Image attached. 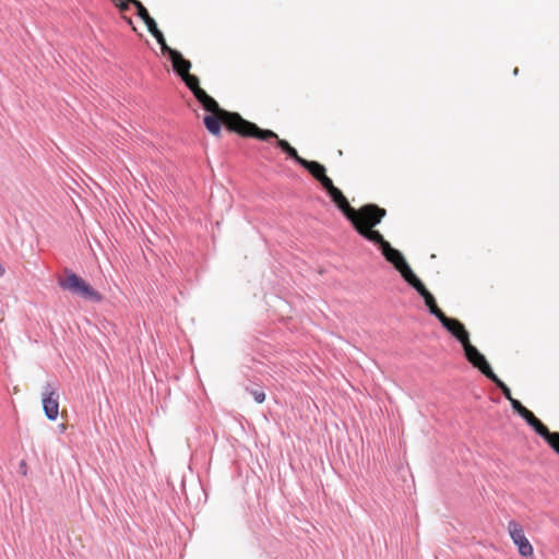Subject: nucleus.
<instances>
[{
	"label": "nucleus",
	"mask_w": 559,
	"mask_h": 559,
	"mask_svg": "<svg viewBox=\"0 0 559 559\" xmlns=\"http://www.w3.org/2000/svg\"><path fill=\"white\" fill-rule=\"evenodd\" d=\"M492 382H495L497 384V386L501 390L502 394L504 395V397L509 401H511L513 397H512V394H511V390L509 389V386L502 382L497 376L496 373L493 372V377L492 376H489L488 377Z\"/></svg>",
	"instance_id": "obj_14"
},
{
	"label": "nucleus",
	"mask_w": 559,
	"mask_h": 559,
	"mask_svg": "<svg viewBox=\"0 0 559 559\" xmlns=\"http://www.w3.org/2000/svg\"><path fill=\"white\" fill-rule=\"evenodd\" d=\"M43 408L46 417L49 420L57 419L59 415V394L55 390H49L43 393Z\"/></svg>",
	"instance_id": "obj_8"
},
{
	"label": "nucleus",
	"mask_w": 559,
	"mask_h": 559,
	"mask_svg": "<svg viewBox=\"0 0 559 559\" xmlns=\"http://www.w3.org/2000/svg\"><path fill=\"white\" fill-rule=\"evenodd\" d=\"M413 286L417 293L425 299L426 306L429 308V311L436 316L439 321L441 318L445 317L443 311L437 306L435 297L426 288V286L421 283V281L417 277L413 283L409 284Z\"/></svg>",
	"instance_id": "obj_7"
},
{
	"label": "nucleus",
	"mask_w": 559,
	"mask_h": 559,
	"mask_svg": "<svg viewBox=\"0 0 559 559\" xmlns=\"http://www.w3.org/2000/svg\"><path fill=\"white\" fill-rule=\"evenodd\" d=\"M128 1L131 2V4L136 8L138 15L142 19L143 22L145 20H147L148 17H151L147 10L145 9V7L142 4L141 1H139V0H128Z\"/></svg>",
	"instance_id": "obj_15"
},
{
	"label": "nucleus",
	"mask_w": 559,
	"mask_h": 559,
	"mask_svg": "<svg viewBox=\"0 0 559 559\" xmlns=\"http://www.w3.org/2000/svg\"><path fill=\"white\" fill-rule=\"evenodd\" d=\"M144 23L151 34L156 33L158 31L156 22L154 21L153 17H148L144 21Z\"/></svg>",
	"instance_id": "obj_20"
},
{
	"label": "nucleus",
	"mask_w": 559,
	"mask_h": 559,
	"mask_svg": "<svg viewBox=\"0 0 559 559\" xmlns=\"http://www.w3.org/2000/svg\"><path fill=\"white\" fill-rule=\"evenodd\" d=\"M508 533L512 542L518 546V550L523 557H532L534 554V548L530 540L526 538L524 534L523 526L512 520L508 523Z\"/></svg>",
	"instance_id": "obj_5"
},
{
	"label": "nucleus",
	"mask_w": 559,
	"mask_h": 559,
	"mask_svg": "<svg viewBox=\"0 0 559 559\" xmlns=\"http://www.w3.org/2000/svg\"><path fill=\"white\" fill-rule=\"evenodd\" d=\"M522 418L542 437L549 430L530 409Z\"/></svg>",
	"instance_id": "obj_11"
},
{
	"label": "nucleus",
	"mask_w": 559,
	"mask_h": 559,
	"mask_svg": "<svg viewBox=\"0 0 559 559\" xmlns=\"http://www.w3.org/2000/svg\"><path fill=\"white\" fill-rule=\"evenodd\" d=\"M318 181L325 175V168L318 162L305 160L301 164Z\"/></svg>",
	"instance_id": "obj_12"
},
{
	"label": "nucleus",
	"mask_w": 559,
	"mask_h": 559,
	"mask_svg": "<svg viewBox=\"0 0 559 559\" xmlns=\"http://www.w3.org/2000/svg\"><path fill=\"white\" fill-rule=\"evenodd\" d=\"M66 428H67L66 424H61V425L59 426L60 431H64V430H66Z\"/></svg>",
	"instance_id": "obj_29"
},
{
	"label": "nucleus",
	"mask_w": 559,
	"mask_h": 559,
	"mask_svg": "<svg viewBox=\"0 0 559 559\" xmlns=\"http://www.w3.org/2000/svg\"><path fill=\"white\" fill-rule=\"evenodd\" d=\"M527 411H528V409H527L525 406H523V405H522V406L516 411V413H518L521 417H523V416L527 413Z\"/></svg>",
	"instance_id": "obj_27"
},
{
	"label": "nucleus",
	"mask_w": 559,
	"mask_h": 559,
	"mask_svg": "<svg viewBox=\"0 0 559 559\" xmlns=\"http://www.w3.org/2000/svg\"><path fill=\"white\" fill-rule=\"evenodd\" d=\"M275 135H277L274 131H272ZM270 140H276L277 146L283 151L286 152L292 145L286 140H281L278 136L270 138L267 140H263L264 142H269Z\"/></svg>",
	"instance_id": "obj_16"
},
{
	"label": "nucleus",
	"mask_w": 559,
	"mask_h": 559,
	"mask_svg": "<svg viewBox=\"0 0 559 559\" xmlns=\"http://www.w3.org/2000/svg\"><path fill=\"white\" fill-rule=\"evenodd\" d=\"M252 395L257 403H263L265 401V393L263 391H252Z\"/></svg>",
	"instance_id": "obj_22"
},
{
	"label": "nucleus",
	"mask_w": 559,
	"mask_h": 559,
	"mask_svg": "<svg viewBox=\"0 0 559 559\" xmlns=\"http://www.w3.org/2000/svg\"><path fill=\"white\" fill-rule=\"evenodd\" d=\"M285 153L289 157L294 158L299 165H301L306 160L305 158L299 156L298 152L293 146H290Z\"/></svg>",
	"instance_id": "obj_18"
},
{
	"label": "nucleus",
	"mask_w": 559,
	"mask_h": 559,
	"mask_svg": "<svg viewBox=\"0 0 559 559\" xmlns=\"http://www.w3.org/2000/svg\"><path fill=\"white\" fill-rule=\"evenodd\" d=\"M319 182L322 185V187L326 190L328 193H330L333 189L336 187L333 185V181L331 178H329L326 175H324Z\"/></svg>",
	"instance_id": "obj_17"
},
{
	"label": "nucleus",
	"mask_w": 559,
	"mask_h": 559,
	"mask_svg": "<svg viewBox=\"0 0 559 559\" xmlns=\"http://www.w3.org/2000/svg\"><path fill=\"white\" fill-rule=\"evenodd\" d=\"M19 468H20V473H21L23 476H26V475H27L28 466H27V463H26L24 460L20 462V464H19Z\"/></svg>",
	"instance_id": "obj_23"
},
{
	"label": "nucleus",
	"mask_w": 559,
	"mask_h": 559,
	"mask_svg": "<svg viewBox=\"0 0 559 559\" xmlns=\"http://www.w3.org/2000/svg\"><path fill=\"white\" fill-rule=\"evenodd\" d=\"M120 11H127L129 9V2L128 0H110Z\"/></svg>",
	"instance_id": "obj_19"
},
{
	"label": "nucleus",
	"mask_w": 559,
	"mask_h": 559,
	"mask_svg": "<svg viewBox=\"0 0 559 559\" xmlns=\"http://www.w3.org/2000/svg\"><path fill=\"white\" fill-rule=\"evenodd\" d=\"M442 325L454 336L457 341L461 342L462 346L469 341V334L466 331L463 323L453 318H448L447 316L441 318Z\"/></svg>",
	"instance_id": "obj_9"
},
{
	"label": "nucleus",
	"mask_w": 559,
	"mask_h": 559,
	"mask_svg": "<svg viewBox=\"0 0 559 559\" xmlns=\"http://www.w3.org/2000/svg\"><path fill=\"white\" fill-rule=\"evenodd\" d=\"M464 353L466 356V359L477 369L481 371L487 378L489 376L493 377V371L486 360L485 356L479 353V350L471 344L468 341L466 344L463 345Z\"/></svg>",
	"instance_id": "obj_6"
},
{
	"label": "nucleus",
	"mask_w": 559,
	"mask_h": 559,
	"mask_svg": "<svg viewBox=\"0 0 559 559\" xmlns=\"http://www.w3.org/2000/svg\"><path fill=\"white\" fill-rule=\"evenodd\" d=\"M360 236L366 238L367 240L379 245L382 254L385 259L394 265V267L401 273L403 278L408 283H413L417 276L414 274L407 262L405 261L403 254L397 250L391 247V245L383 238V236L374 230L373 227H365L360 233Z\"/></svg>",
	"instance_id": "obj_3"
},
{
	"label": "nucleus",
	"mask_w": 559,
	"mask_h": 559,
	"mask_svg": "<svg viewBox=\"0 0 559 559\" xmlns=\"http://www.w3.org/2000/svg\"><path fill=\"white\" fill-rule=\"evenodd\" d=\"M4 274H5V267H4V266H3V264L0 262V277H2Z\"/></svg>",
	"instance_id": "obj_28"
},
{
	"label": "nucleus",
	"mask_w": 559,
	"mask_h": 559,
	"mask_svg": "<svg viewBox=\"0 0 559 559\" xmlns=\"http://www.w3.org/2000/svg\"><path fill=\"white\" fill-rule=\"evenodd\" d=\"M181 79L202 107L211 112L204 117L203 122L206 130L214 136L221 135L222 124L229 132L242 138L267 140L276 136L272 130L259 128L255 123L242 118L240 114L221 108L218 103L200 87L199 79L195 75L189 73Z\"/></svg>",
	"instance_id": "obj_1"
},
{
	"label": "nucleus",
	"mask_w": 559,
	"mask_h": 559,
	"mask_svg": "<svg viewBox=\"0 0 559 559\" xmlns=\"http://www.w3.org/2000/svg\"><path fill=\"white\" fill-rule=\"evenodd\" d=\"M510 403H511L512 408H513L515 412H516V411L522 406L521 402H520V401H518V400H515V399H512V400L510 401Z\"/></svg>",
	"instance_id": "obj_25"
},
{
	"label": "nucleus",
	"mask_w": 559,
	"mask_h": 559,
	"mask_svg": "<svg viewBox=\"0 0 559 559\" xmlns=\"http://www.w3.org/2000/svg\"><path fill=\"white\" fill-rule=\"evenodd\" d=\"M171 63L174 71L180 76L183 78L185 75L189 74L191 69V62L183 58V56L178 52L171 53Z\"/></svg>",
	"instance_id": "obj_10"
},
{
	"label": "nucleus",
	"mask_w": 559,
	"mask_h": 559,
	"mask_svg": "<svg viewBox=\"0 0 559 559\" xmlns=\"http://www.w3.org/2000/svg\"><path fill=\"white\" fill-rule=\"evenodd\" d=\"M59 285L63 289L96 302H99L103 299V296L98 292H96L87 282L74 273L68 274L63 280L59 282Z\"/></svg>",
	"instance_id": "obj_4"
},
{
	"label": "nucleus",
	"mask_w": 559,
	"mask_h": 559,
	"mask_svg": "<svg viewBox=\"0 0 559 559\" xmlns=\"http://www.w3.org/2000/svg\"><path fill=\"white\" fill-rule=\"evenodd\" d=\"M543 438L547 441L550 448L559 454V432H551L548 430Z\"/></svg>",
	"instance_id": "obj_13"
},
{
	"label": "nucleus",
	"mask_w": 559,
	"mask_h": 559,
	"mask_svg": "<svg viewBox=\"0 0 559 559\" xmlns=\"http://www.w3.org/2000/svg\"><path fill=\"white\" fill-rule=\"evenodd\" d=\"M527 411H528V409H527L525 406H523V405H522V406L516 411V413H518L521 417H523V416L527 413Z\"/></svg>",
	"instance_id": "obj_26"
},
{
	"label": "nucleus",
	"mask_w": 559,
	"mask_h": 559,
	"mask_svg": "<svg viewBox=\"0 0 559 559\" xmlns=\"http://www.w3.org/2000/svg\"><path fill=\"white\" fill-rule=\"evenodd\" d=\"M152 35L156 38L158 44H162L166 40L163 33L159 29L156 33H153Z\"/></svg>",
	"instance_id": "obj_24"
},
{
	"label": "nucleus",
	"mask_w": 559,
	"mask_h": 559,
	"mask_svg": "<svg viewBox=\"0 0 559 559\" xmlns=\"http://www.w3.org/2000/svg\"><path fill=\"white\" fill-rule=\"evenodd\" d=\"M329 195L346 218L353 224L358 234L365 227L377 226L386 215L385 209L372 203L365 204L360 209L355 210L349 205L346 197L338 188L333 189Z\"/></svg>",
	"instance_id": "obj_2"
},
{
	"label": "nucleus",
	"mask_w": 559,
	"mask_h": 559,
	"mask_svg": "<svg viewBox=\"0 0 559 559\" xmlns=\"http://www.w3.org/2000/svg\"><path fill=\"white\" fill-rule=\"evenodd\" d=\"M159 45H160L162 52H163V53L168 55V57H169L170 59H171V53H173V52H178L177 50H175V49L170 48V47L167 45L166 40H165V41H163V43H162V44H159Z\"/></svg>",
	"instance_id": "obj_21"
}]
</instances>
